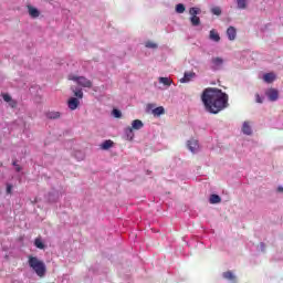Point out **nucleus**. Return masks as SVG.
Returning a JSON list of instances; mask_svg holds the SVG:
<instances>
[{
    "label": "nucleus",
    "mask_w": 283,
    "mask_h": 283,
    "mask_svg": "<svg viewBox=\"0 0 283 283\" xmlns=\"http://www.w3.org/2000/svg\"><path fill=\"white\" fill-rule=\"evenodd\" d=\"M201 101L209 114H220L229 107V95L220 88L208 87L202 92Z\"/></svg>",
    "instance_id": "1"
},
{
    "label": "nucleus",
    "mask_w": 283,
    "mask_h": 283,
    "mask_svg": "<svg viewBox=\"0 0 283 283\" xmlns=\"http://www.w3.org/2000/svg\"><path fill=\"white\" fill-rule=\"evenodd\" d=\"M28 264L32 271H34L38 277H45L48 273V266H45V262L39 260L36 256L29 255Z\"/></svg>",
    "instance_id": "2"
},
{
    "label": "nucleus",
    "mask_w": 283,
    "mask_h": 283,
    "mask_svg": "<svg viewBox=\"0 0 283 283\" xmlns=\"http://www.w3.org/2000/svg\"><path fill=\"white\" fill-rule=\"evenodd\" d=\"M69 81H74V82L77 83V85H80L81 87L92 88V81H90V80H88L87 77H85V76L70 75V76H69Z\"/></svg>",
    "instance_id": "3"
},
{
    "label": "nucleus",
    "mask_w": 283,
    "mask_h": 283,
    "mask_svg": "<svg viewBox=\"0 0 283 283\" xmlns=\"http://www.w3.org/2000/svg\"><path fill=\"white\" fill-rule=\"evenodd\" d=\"M265 95L268 96L269 101L275 102L277 98H280V93L275 88H269L265 92Z\"/></svg>",
    "instance_id": "4"
},
{
    "label": "nucleus",
    "mask_w": 283,
    "mask_h": 283,
    "mask_svg": "<svg viewBox=\"0 0 283 283\" xmlns=\"http://www.w3.org/2000/svg\"><path fill=\"white\" fill-rule=\"evenodd\" d=\"M78 105H81V102H80L78 98H76V97H71V98L67 101L69 109H71L72 112H74V109H77V108H78Z\"/></svg>",
    "instance_id": "5"
},
{
    "label": "nucleus",
    "mask_w": 283,
    "mask_h": 283,
    "mask_svg": "<svg viewBox=\"0 0 283 283\" xmlns=\"http://www.w3.org/2000/svg\"><path fill=\"white\" fill-rule=\"evenodd\" d=\"M188 149L192 153V154H196V151L198 149H200V145L198 144V140L196 139H190L188 140Z\"/></svg>",
    "instance_id": "6"
},
{
    "label": "nucleus",
    "mask_w": 283,
    "mask_h": 283,
    "mask_svg": "<svg viewBox=\"0 0 283 283\" xmlns=\"http://www.w3.org/2000/svg\"><path fill=\"white\" fill-rule=\"evenodd\" d=\"M211 63L212 70H220L224 63V60H222V57H212Z\"/></svg>",
    "instance_id": "7"
},
{
    "label": "nucleus",
    "mask_w": 283,
    "mask_h": 283,
    "mask_svg": "<svg viewBox=\"0 0 283 283\" xmlns=\"http://www.w3.org/2000/svg\"><path fill=\"white\" fill-rule=\"evenodd\" d=\"M192 78H196V72H186L184 74V77L180 80V83H189V81H191Z\"/></svg>",
    "instance_id": "8"
},
{
    "label": "nucleus",
    "mask_w": 283,
    "mask_h": 283,
    "mask_svg": "<svg viewBox=\"0 0 283 283\" xmlns=\"http://www.w3.org/2000/svg\"><path fill=\"white\" fill-rule=\"evenodd\" d=\"M229 41H235V36H238V31L233 27H229L227 30Z\"/></svg>",
    "instance_id": "9"
},
{
    "label": "nucleus",
    "mask_w": 283,
    "mask_h": 283,
    "mask_svg": "<svg viewBox=\"0 0 283 283\" xmlns=\"http://www.w3.org/2000/svg\"><path fill=\"white\" fill-rule=\"evenodd\" d=\"M209 39H210V41H214V43H219L220 34L218 33V31L212 29V30H210Z\"/></svg>",
    "instance_id": "10"
},
{
    "label": "nucleus",
    "mask_w": 283,
    "mask_h": 283,
    "mask_svg": "<svg viewBox=\"0 0 283 283\" xmlns=\"http://www.w3.org/2000/svg\"><path fill=\"white\" fill-rule=\"evenodd\" d=\"M242 132L243 134H245V136H251V134H253V130L251 129V124L249 122L243 123Z\"/></svg>",
    "instance_id": "11"
},
{
    "label": "nucleus",
    "mask_w": 283,
    "mask_h": 283,
    "mask_svg": "<svg viewBox=\"0 0 283 283\" xmlns=\"http://www.w3.org/2000/svg\"><path fill=\"white\" fill-rule=\"evenodd\" d=\"M28 10H29V14H30V17H32V19H36V18H39V14H41L39 12V9H36L32 6H28Z\"/></svg>",
    "instance_id": "12"
},
{
    "label": "nucleus",
    "mask_w": 283,
    "mask_h": 283,
    "mask_svg": "<svg viewBox=\"0 0 283 283\" xmlns=\"http://www.w3.org/2000/svg\"><path fill=\"white\" fill-rule=\"evenodd\" d=\"M130 127L135 130H138L143 129V127H145V124H143V120L140 119H134Z\"/></svg>",
    "instance_id": "13"
},
{
    "label": "nucleus",
    "mask_w": 283,
    "mask_h": 283,
    "mask_svg": "<svg viewBox=\"0 0 283 283\" xmlns=\"http://www.w3.org/2000/svg\"><path fill=\"white\" fill-rule=\"evenodd\" d=\"M112 147H114V142L112 139L105 140L101 144V149L104 150L112 149Z\"/></svg>",
    "instance_id": "14"
},
{
    "label": "nucleus",
    "mask_w": 283,
    "mask_h": 283,
    "mask_svg": "<svg viewBox=\"0 0 283 283\" xmlns=\"http://www.w3.org/2000/svg\"><path fill=\"white\" fill-rule=\"evenodd\" d=\"M210 205H219V202H222V198L218 195H211L209 199Z\"/></svg>",
    "instance_id": "15"
},
{
    "label": "nucleus",
    "mask_w": 283,
    "mask_h": 283,
    "mask_svg": "<svg viewBox=\"0 0 283 283\" xmlns=\"http://www.w3.org/2000/svg\"><path fill=\"white\" fill-rule=\"evenodd\" d=\"M2 98L6 103H10L11 107H17V102L12 101V97L9 94H3Z\"/></svg>",
    "instance_id": "16"
},
{
    "label": "nucleus",
    "mask_w": 283,
    "mask_h": 283,
    "mask_svg": "<svg viewBox=\"0 0 283 283\" xmlns=\"http://www.w3.org/2000/svg\"><path fill=\"white\" fill-rule=\"evenodd\" d=\"M222 275L224 280H229L230 282H235V276L233 275V272L227 271V272H223Z\"/></svg>",
    "instance_id": "17"
},
{
    "label": "nucleus",
    "mask_w": 283,
    "mask_h": 283,
    "mask_svg": "<svg viewBox=\"0 0 283 283\" xmlns=\"http://www.w3.org/2000/svg\"><path fill=\"white\" fill-rule=\"evenodd\" d=\"M263 80L265 81V83H273V81H275V74L266 73L264 74Z\"/></svg>",
    "instance_id": "18"
},
{
    "label": "nucleus",
    "mask_w": 283,
    "mask_h": 283,
    "mask_svg": "<svg viewBox=\"0 0 283 283\" xmlns=\"http://www.w3.org/2000/svg\"><path fill=\"white\" fill-rule=\"evenodd\" d=\"M46 118H50L51 120H56V118H61V113L50 112L46 114Z\"/></svg>",
    "instance_id": "19"
},
{
    "label": "nucleus",
    "mask_w": 283,
    "mask_h": 283,
    "mask_svg": "<svg viewBox=\"0 0 283 283\" xmlns=\"http://www.w3.org/2000/svg\"><path fill=\"white\" fill-rule=\"evenodd\" d=\"M165 114V107L158 106L155 109H153V115L154 116H163Z\"/></svg>",
    "instance_id": "20"
},
{
    "label": "nucleus",
    "mask_w": 283,
    "mask_h": 283,
    "mask_svg": "<svg viewBox=\"0 0 283 283\" xmlns=\"http://www.w3.org/2000/svg\"><path fill=\"white\" fill-rule=\"evenodd\" d=\"M125 135L127 137V140H134V129L132 127H127L125 129Z\"/></svg>",
    "instance_id": "21"
},
{
    "label": "nucleus",
    "mask_w": 283,
    "mask_h": 283,
    "mask_svg": "<svg viewBox=\"0 0 283 283\" xmlns=\"http://www.w3.org/2000/svg\"><path fill=\"white\" fill-rule=\"evenodd\" d=\"M190 23L191 25H193L195 28L200 25V17L198 15H191L190 17Z\"/></svg>",
    "instance_id": "22"
},
{
    "label": "nucleus",
    "mask_w": 283,
    "mask_h": 283,
    "mask_svg": "<svg viewBox=\"0 0 283 283\" xmlns=\"http://www.w3.org/2000/svg\"><path fill=\"white\" fill-rule=\"evenodd\" d=\"M159 83L169 87L171 86V83H174V81H171V78L169 77H159Z\"/></svg>",
    "instance_id": "23"
},
{
    "label": "nucleus",
    "mask_w": 283,
    "mask_h": 283,
    "mask_svg": "<svg viewBox=\"0 0 283 283\" xmlns=\"http://www.w3.org/2000/svg\"><path fill=\"white\" fill-rule=\"evenodd\" d=\"M34 247H36V249H45V243H43V240H41V238H36L34 240Z\"/></svg>",
    "instance_id": "24"
},
{
    "label": "nucleus",
    "mask_w": 283,
    "mask_h": 283,
    "mask_svg": "<svg viewBox=\"0 0 283 283\" xmlns=\"http://www.w3.org/2000/svg\"><path fill=\"white\" fill-rule=\"evenodd\" d=\"M200 12H201V10L198 7H192L189 9V14L191 17H198V14H200Z\"/></svg>",
    "instance_id": "25"
},
{
    "label": "nucleus",
    "mask_w": 283,
    "mask_h": 283,
    "mask_svg": "<svg viewBox=\"0 0 283 283\" xmlns=\"http://www.w3.org/2000/svg\"><path fill=\"white\" fill-rule=\"evenodd\" d=\"M210 12L216 17H220V14H222V9L220 7H213L210 9Z\"/></svg>",
    "instance_id": "26"
},
{
    "label": "nucleus",
    "mask_w": 283,
    "mask_h": 283,
    "mask_svg": "<svg viewBox=\"0 0 283 283\" xmlns=\"http://www.w3.org/2000/svg\"><path fill=\"white\" fill-rule=\"evenodd\" d=\"M239 10H247V0H237Z\"/></svg>",
    "instance_id": "27"
},
{
    "label": "nucleus",
    "mask_w": 283,
    "mask_h": 283,
    "mask_svg": "<svg viewBox=\"0 0 283 283\" xmlns=\"http://www.w3.org/2000/svg\"><path fill=\"white\" fill-rule=\"evenodd\" d=\"M185 10H186L185 4L179 3V4L176 6V12L178 14H182L185 12Z\"/></svg>",
    "instance_id": "28"
},
{
    "label": "nucleus",
    "mask_w": 283,
    "mask_h": 283,
    "mask_svg": "<svg viewBox=\"0 0 283 283\" xmlns=\"http://www.w3.org/2000/svg\"><path fill=\"white\" fill-rule=\"evenodd\" d=\"M112 114H113L114 118H122L123 117V113H120V111L116 109V108L113 109Z\"/></svg>",
    "instance_id": "29"
},
{
    "label": "nucleus",
    "mask_w": 283,
    "mask_h": 283,
    "mask_svg": "<svg viewBox=\"0 0 283 283\" xmlns=\"http://www.w3.org/2000/svg\"><path fill=\"white\" fill-rule=\"evenodd\" d=\"M146 48H150V49L155 50L156 48H158V44L148 41V42H146Z\"/></svg>",
    "instance_id": "30"
},
{
    "label": "nucleus",
    "mask_w": 283,
    "mask_h": 283,
    "mask_svg": "<svg viewBox=\"0 0 283 283\" xmlns=\"http://www.w3.org/2000/svg\"><path fill=\"white\" fill-rule=\"evenodd\" d=\"M74 96H76V98H83V91L82 90L74 91Z\"/></svg>",
    "instance_id": "31"
},
{
    "label": "nucleus",
    "mask_w": 283,
    "mask_h": 283,
    "mask_svg": "<svg viewBox=\"0 0 283 283\" xmlns=\"http://www.w3.org/2000/svg\"><path fill=\"white\" fill-rule=\"evenodd\" d=\"M13 167H15V171H21V167L19 166V164H17V161L12 163Z\"/></svg>",
    "instance_id": "32"
},
{
    "label": "nucleus",
    "mask_w": 283,
    "mask_h": 283,
    "mask_svg": "<svg viewBox=\"0 0 283 283\" xmlns=\"http://www.w3.org/2000/svg\"><path fill=\"white\" fill-rule=\"evenodd\" d=\"M7 193H12V185L10 184L7 185Z\"/></svg>",
    "instance_id": "33"
},
{
    "label": "nucleus",
    "mask_w": 283,
    "mask_h": 283,
    "mask_svg": "<svg viewBox=\"0 0 283 283\" xmlns=\"http://www.w3.org/2000/svg\"><path fill=\"white\" fill-rule=\"evenodd\" d=\"M256 103H263L262 98L260 97V94H255Z\"/></svg>",
    "instance_id": "34"
},
{
    "label": "nucleus",
    "mask_w": 283,
    "mask_h": 283,
    "mask_svg": "<svg viewBox=\"0 0 283 283\" xmlns=\"http://www.w3.org/2000/svg\"><path fill=\"white\" fill-rule=\"evenodd\" d=\"M277 191H279L280 193H282L283 188H282V187H279V188H277Z\"/></svg>",
    "instance_id": "35"
}]
</instances>
